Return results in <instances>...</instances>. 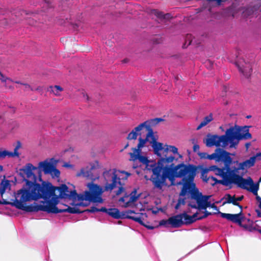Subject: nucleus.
Wrapping results in <instances>:
<instances>
[{
	"label": "nucleus",
	"mask_w": 261,
	"mask_h": 261,
	"mask_svg": "<svg viewBox=\"0 0 261 261\" xmlns=\"http://www.w3.org/2000/svg\"><path fill=\"white\" fill-rule=\"evenodd\" d=\"M163 120L162 118H157L145 121L129 133L127 139L135 140L143 128H146L148 131L146 138H139L137 148H133V152L129 153L130 160L134 162L138 160L145 165L146 170L152 171L153 174L151 177V180L157 188L161 189L166 186L167 178L169 179L171 184L173 185H174L175 178H182L183 186L180 197L175 206L176 210H178L181 205L185 204V199L182 197L188 193L191 194L190 201L189 202L190 206L198 210H205L210 206L211 204L208 201L210 196H203L196 188L194 179L196 174V169L194 166L181 163L174 166L173 162L175 158L172 155L165 158H161L157 163H155L149 161L146 156L141 155V149L147 141L149 142L152 144L151 146L154 143L158 142L152 129L150 128V124L155 125Z\"/></svg>",
	"instance_id": "f257e3e1"
},
{
	"label": "nucleus",
	"mask_w": 261,
	"mask_h": 261,
	"mask_svg": "<svg viewBox=\"0 0 261 261\" xmlns=\"http://www.w3.org/2000/svg\"><path fill=\"white\" fill-rule=\"evenodd\" d=\"M87 187L88 191L77 194L75 190L69 191L65 184L56 187L49 182H43L41 185L36 181H29L17 192L13 205L27 212L80 213L81 212L76 207L59 204L60 199L77 198L79 201L76 206H87L90 202L102 203L103 201L102 198L103 189L93 182L88 184Z\"/></svg>",
	"instance_id": "f03ea898"
},
{
	"label": "nucleus",
	"mask_w": 261,
	"mask_h": 261,
	"mask_svg": "<svg viewBox=\"0 0 261 261\" xmlns=\"http://www.w3.org/2000/svg\"><path fill=\"white\" fill-rule=\"evenodd\" d=\"M208 170L214 171L216 175L222 178L221 180H217L213 176L207 177L206 175H205V173L203 172L202 174L203 180L207 182H210L212 186H214L216 184H220L225 186H228L234 184L239 187L249 191L254 195H257V192L259 189L258 183L254 184L250 177L245 179L240 176L239 169H237L236 167L230 168L229 166L225 168H220L213 165L209 167Z\"/></svg>",
	"instance_id": "7ed1b4c3"
},
{
	"label": "nucleus",
	"mask_w": 261,
	"mask_h": 261,
	"mask_svg": "<svg viewBox=\"0 0 261 261\" xmlns=\"http://www.w3.org/2000/svg\"><path fill=\"white\" fill-rule=\"evenodd\" d=\"M251 138L249 132V127L232 126L227 129L225 134L221 136L208 134L203 142L208 147L216 146L226 148L228 145L230 148H236L239 141Z\"/></svg>",
	"instance_id": "20e7f679"
},
{
	"label": "nucleus",
	"mask_w": 261,
	"mask_h": 261,
	"mask_svg": "<svg viewBox=\"0 0 261 261\" xmlns=\"http://www.w3.org/2000/svg\"><path fill=\"white\" fill-rule=\"evenodd\" d=\"M130 173L117 170L116 169H110L103 172V176L106 181L105 186L106 191H112L115 188L118 190L115 191L116 195L121 194L124 191V181L127 180Z\"/></svg>",
	"instance_id": "39448f33"
},
{
	"label": "nucleus",
	"mask_w": 261,
	"mask_h": 261,
	"mask_svg": "<svg viewBox=\"0 0 261 261\" xmlns=\"http://www.w3.org/2000/svg\"><path fill=\"white\" fill-rule=\"evenodd\" d=\"M101 211L102 212L108 214L109 216L115 219H119L123 217L132 219L135 221L138 222L140 224L145 226L146 227L152 229L153 226L147 225L145 224L147 219V215L143 213H136L134 211L127 210L124 214H121L118 209L116 208H111L107 209L105 207H101Z\"/></svg>",
	"instance_id": "423d86ee"
},
{
	"label": "nucleus",
	"mask_w": 261,
	"mask_h": 261,
	"mask_svg": "<svg viewBox=\"0 0 261 261\" xmlns=\"http://www.w3.org/2000/svg\"><path fill=\"white\" fill-rule=\"evenodd\" d=\"M207 214H204L202 216H198L197 213H195L192 216H189L187 213H184L170 218L167 221L163 220L160 222V225L170 224L173 227H178L182 224H191L197 220L201 219L206 217Z\"/></svg>",
	"instance_id": "0eeeda50"
},
{
	"label": "nucleus",
	"mask_w": 261,
	"mask_h": 261,
	"mask_svg": "<svg viewBox=\"0 0 261 261\" xmlns=\"http://www.w3.org/2000/svg\"><path fill=\"white\" fill-rule=\"evenodd\" d=\"M198 154L202 159L214 160L216 162H223L226 168L229 166L232 162L230 153L220 148H216L215 152L211 154H208L206 152H198Z\"/></svg>",
	"instance_id": "6e6552de"
},
{
	"label": "nucleus",
	"mask_w": 261,
	"mask_h": 261,
	"mask_svg": "<svg viewBox=\"0 0 261 261\" xmlns=\"http://www.w3.org/2000/svg\"><path fill=\"white\" fill-rule=\"evenodd\" d=\"M152 147L154 153L160 157L162 156V153L170 152L174 155H178L179 158H182V156L178 152V148L175 146L168 145L167 144L163 145V143L160 142H155L152 145Z\"/></svg>",
	"instance_id": "1a4fd4ad"
},
{
	"label": "nucleus",
	"mask_w": 261,
	"mask_h": 261,
	"mask_svg": "<svg viewBox=\"0 0 261 261\" xmlns=\"http://www.w3.org/2000/svg\"><path fill=\"white\" fill-rule=\"evenodd\" d=\"M37 170V167L31 163H28L19 170V173L26 183L29 181H37V176L34 171Z\"/></svg>",
	"instance_id": "9d476101"
},
{
	"label": "nucleus",
	"mask_w": 261,
	"mask_h": 261,
	"mask_svg": "<svg viewBox=\"0 0 261 261\" xmlns=\"http://www.w3.org/2000/svg\"><path fill=\"white\" fill-rule=\"evenodd\" d=\"M139 197L140 194H138L137 191L134 190L129 195H125L120 198L119 202L122 207H133Z\"/></svg>",
	"instance_id": "9b49d317"
},
{
	"label": "nucleus",
	"mask_w": 261,
	"mask_h": 261,
	"mask_svg": "<svg viewBox=\"0 0 261 261\" xmlns=\"http://www.w3.org/2000/svg\"><path fill=\"white\" fill-rule=\"evenodd\" d=\"M261 160V153H257L255 155H253L250 157L248 160L245 161L242 163H239L237 162V163L238 164L239 167L236 168L237 169H239L242 170H245L248 169L250 167H253L256 161H260Z\"/></svg>",
	"instance_id": "f8f14e48"
},
{
	"label": "nucleus",
	"mask_w": 261,
	"mask_h": 261,
	"mask_svg": "<svg viewBox=\"0 0 261 261\" xmlns=\"http://www.w3.org/2000/svg\"><path fill=\"white\" fill-rule=\"evenodd\" d=\"M240 71L247 77H248L252 72L251 65L249 62H246L244 59L239 60L236 63Z\"/></svg>",
	"instance_id": "ddd939ff"
},
{
	"label": "nucleus",
	"mask_w": 261,
	"mask_h": 261,
	"mask_svg": "<svg viewBox=\"0 0 261 261\" xmlns=\"http://www.w3.org/2000/svg\"><path fill=\"white\" fill-rule=\"evenodd\" d=\"M54 159L45 160L40 162L37 167L40 171H43L45 174H47L51 168L54 166Z\"/></svg>",
	"instance_id": "4468645a"
},
{
	"label": "nucleus",
	"mask_w": 261,
	"mask_h": 261,
	"mask_svg": "<svg viewBox=\"0 0 261 261\" xmlns=\"http://www.w3.org/2000/svg\"><path fill=\"white\" fill-rule=\"evenodd\" d=\"M21 147V143L19 142L17 143V145L14 148L13 151H8L3 150L0 151V158H4L6 156L9 157H18L19 153L18 151V149Z\"/></svg>",
	"instance_id": "2eb2a0df"
},
{
	"label": "nucleus",
	"mask_w": 261,
	"mask_h": 261,
	"mask_svg": "<svg viewBox=\"0 0 261 261\" xmlns=\"http://www.w3.org/2000/svg\"><path fill=\"white\" fill-rule=\"evenodd\" d=\"M98 162H95V163L90 164V167H87L86 168L81 169V171L77 173V176H84V177H89L91 175V170L94 169L96 166H98Z\"/></svg>",
	"instance_id": "dca6fc26"
},
{
	"label": "nucleus",
	"mask_w": 261,
	"mask_h": 261,
	"mask_svg": "<svg viewBox=\"0 0 261 261\" xmlns=\"http://www.w3.org/2000/svg\"><path fill=\"white\" fill-rule=\"evenodd\" d=\"M11 189L10 181L4 179L0 184V194L2 197L6 192H9Z\"/></svg>",
	"instance_id": "f3484780"
},
{
	"label": "nucleus",
	"mask_w": 261,
	"mask_h": 261,
	"mask_svg": "<svg viewBox=\"0 0 261 261\" xmlns=\"http://www.w3.org/2000/svg\"><path fill=\"white\" fill-rule=\"evenodd\" d=\"M213 120V115L212 114H209L208 115L205 116L199 125L197 127V130H199L203 127L206 126L210 122H211Z\"/></svg>",
	"instance_id": "a211bd4d"
},
{
	"label": "nucleus",
	"mask_w": 261,
	"mask_h": 261,
	"mask_svg": "<svg viewBox=\"0 0 261 261\" xmlns=\"http://www.w3.org/2000/svg\"><path fill=\"white\" fill-rule=\"evenodd\" d=\"M224 199L225 200L224 204L232 203L233 205H238L240 207L241 210L242 209V206L239 205L238 203H236V200H235L234 196H232L230 194H226L224 196Z\"/></svg>",
	"instance_id": "6ab92c4d"
},
{
	"label": "nucleus",
	"mask_w": 261,
	"mask_h": 261,
	"mask_svg": "<svg viewBox=\"0 0 261 261\" xmlns=\"http://www.w3.org/2000/svg\"><path fill=\"white\" fill-rule=\"evenodd\" d=\"M48 90L55 95L60 96L63 91V88L59 86L56 85L54 86H50L49 87V90Z\"/></svg>",
	"instance_id": "aec40b11"
},
{
	"label": "nucleus",
	"mask_w": 261,
	"mask_h": 261,
	"mask_svg": "<svg viewBox=\"0 0 261 261\" xmlns=\"http://www.w3.org/2000/svg\"><path fill=\"white\" fill-rule=\"evenodd\" d=\"M47 174H50L53 178L59 177L60 175V172L54 165Z\"/></svg>",
	"instance_id": "412c9836"
},
{
	"label": "nucleus",
	"mask_w": 261,
	"mask_h": 261,
	"mask_svg": "<svg viewBox=\"0 0 261 261\" xmlns=\"http://www.w3.org/2000/svg\"><path fill=\"white\" fill-rule=\"evenodd\" d=\"M241 212L242 211L240 214H232L231 221L233 222L241 223L242 221V218L241 217Z\"/></svg>",
	"instance_id": "4be33fe9"
},
{
	"label": "nucleus",
	"mask_w": 261,
	"mask_h": 261,
	"mask_svg": "<svg viewBox=\"0 0 261 261\" xmlns=\"http://www.w3.org/2000/svg\"><path fill=\"white\" fill-rule=\"evenodd\" d=\"M220 215L221 217L225 218L228 220L231 221L232 214L221 213Z\"/></svg>",
	"instance_id": "5701e85b"
},
{
	"label": "nucleus",
	"mask_w": 261,
	"mask_h": 261,
	"mask_svg": "<svg viewBox=\"0 0 261 261\" xmlns=\"http://www.w3.org/2000/svg\"><path fill=\"white\" fill-rule=\"evenodd\" d=\"M153 13L155 15H156L159 18H162L163 17H165V16H164L162 13L159 12L156 10H154L153 11Z\"/></svg>",
	"instance_id": "b1692460"
},
{
	"label": "nucleus",
	"mask_w": 261,
	"mask_h": 261,
	"mask_svg": "<svg viewBox=\"0 0 261 261\" xmlns=\"http://www.w3.org/2000/svg\"><path fill=\"white\" fill-rule=\"evenodd\" d=\"M87 211L88 212H92V213L96 212H102V211H101V208H97L95 207H92L90 210H87Z\"/></svg>",
	"instance_id": "393cba45"
},
{
	"label": "nucleus",
	"mask_w": 261,
	"mask_h": 261,
	"mask_svg": "<svg viewBox=\"0 0 261 261\" xmlns=\"http://www.w3.org/2000/svg\"><path fill=\"white\" fill-rule=\"evenodd\" d=\"M63 166L65 167H67V168H72L73 167V166L72 165H71L68 163H64V164L63 165Z\"/></svg>",
	"instance_id": "a878e982"
},
{
	"label": "nucleus",
	"mask_w": 261,
	"mask_h": 261,
	"mask_svg": "<svg viewBox=\"0 0 261 261\" xmlns=\"http://www.w3.org/2000/svg\"><path fill=\"white\" fill-rule=\"evenodd\" d=\"M243 199V196H240L237 198L235 197V200H236V203H238V201H242Z\"/></svg>",
	"instance_id": "bb28decb"
},
{
	"label": "nucleus",
	"mask_w": 261,
	"mask_h": 261,
	"mask_svg": "<svg viewBox=\"0 0 261 261\" xmlns=\"http://www.w3.org/2000/svg\"><path fill=\"white\" fill-rule=\"evenodd\" d=\"M194 150L196 151L197 150L199 149V146L198 145H194L193 147Z\"/></svg>",
	"instance_id": "cd10ccee"
},
{
	"label": "nucleus",
	"mask_w": 261,
	"mask_h": 261,
	"mask_svg": "<svg viewBox=\"0 0 261 261\" xmlns=\"http://www.w3.org/2000/svg\"><path fill=\"white\" fill-rule=\"evenodd\" d=\"M256 196V199L257 200V201L259 202V203L261 201V198L258 196V195L257 194V195H255Z\"/></svg>",
	"instance_id": "c85d7f7f"
},
{
	"label": "nucleus",
	"mask_w": 261,
	"mask_h": 261,
	"mask_svg": "<svg viewBox=\"0 0 261 261\" xmlns=\"http://www.w3.org/2000/svg\"><path fill=\"white\" fill-rule=\"evenodd\" d=\"M24 86H25V88L26 89H30V85H28V84H23Z\"/></svg>",
	"instance_id": "c756f323"
},
{
	"label": "nucleus",
	"mask_w": 261,
	"mask_h": 261,
	"mask_svg": "<svg viewBox=\"0 0 261 261\" xmlns=\"http://www.w3.org/2000/svg\"><path fill=\"white\" fill-rule=\"evenodd\" d=\"M250 145H251L250 143H247L246 144V145H245V146H246V147L247 149H248V148L249 147V146H250Z\"/></svg>",
	"instance_id": "7c9ffc66"
},
{
	"label": "nucleus",
	"mask_w": 261,
	"mask_h": 261,
	"mask_svg": "<svg viewBox=\"0 0 261 261\" xmlns=\"http://www.w3.org/2000/svg\"><path fill=\"white\" fill-rule=\"evenodd\" d=\"M256 212L257 213L258 216L260 217L261 214L259 213V212L258 211H256Z\"/></svg>",
	"instance_id": "2f4dec72"
},
{
	"label": "nucleus",
	"mask_w": 261,
	"mask_h": 261,
	"mask_svg": "<svg viewBox=\"0 0 261 261\" xmlns=\"http://www.w3.org/2000/svg\"><path fill=\"white\" fill-rule=\"evenodd\" d=\"M140 206H141V207L140 208H139V209L140 210V211H142L143 210V206L140 203Z\"/></svg>",
	"instance_id": "473e14b6"
},
{
	"label": "nucleus",
	"mask_w": 261,
	"mask_h": 261,
	"mask_svg": "<svg viewBox=\"0 0 261 261\" xmlns=\"http://www.w3.org/2000/svg\"><path fill=\"white\" fill-rule=\"evenodd\" d=\"M260 182H261V177H260V178L259 179V180H258V182H257V183H258V184H259Z\"/></svg>",
	"instance_id": "72a5a7b5"
},
{
	"label": "nucleus",
	"mask_w": 261,
	"mask_h": 261,
	"mask_svg": "<svg viewBox=\"0 0 261 261\" xmlns=\"http://www.w3.org/2000/svg\"><path fill=\"white\" fill-rule=\"evenodd\" d=\"M259 207L261 208V201H260V202L259 203Z\"/></svg>",
	"instance_id": "f704fd0d"
},
{
	"label": "nucleus",
	"mask_w": 261,
	"mask_h": 261,
	"mask_svg": "<svg viewBox=\"0 0 261 261\" xmlns=\"http://www.w3.org/2000/svg\"><path fill=\"white\" fill-rule=\"evenodd\" d=\"M3 169V167L0 166V170H2Z\"/></svg>",
	"instance_id": "c9c22d12"
},
{
	"label": "nucleus",
	"mask_w": 261,
	"mask_h": 261,
	"mask_svg": "<svg viewBox=\"0 0 261 261\" xmlns=\"http://www.w3.org/2000/svg\"><path fill=\"white\" fill-rule=\"evenodd\" d=\"M83 96H84V97H85L86 96H87V95L85 94H84V93H83Z\"/></svg>",
	"instance_id": "e433bc0d"
},
{
	"label": "nucleus",
	"mask_w": 261,
	"mask_h": 261,
	"mask_svg": "<svg viewBox=\"0 0 261 261\" xmlns=\"http://www.w3.org/2000/svg\"><path fill=\"white\" fill-rule=\"evenodd\" d=\"M259 232L261 233V229L259 230Z\"/></svg>",
	"instance_id": "4c0bfd02"
},
{
	"label": "nucleus",
	"mask_w": 261,
	"mask_h": 261,
	"mask_svg": "<svg viewBox=\"0 0 261 261\" xmlns=\"http://www.w3.org/2000/svg\"><path fill=\"white\" fill-rule=\"evenodd\" d=\"M191 42H192V41L190 42H189V44H190L191 43Z\"/></svg>",
	"instance_id": "58836bf2"
},
{
	"label": "nucleus",
	"mask_w": 261,
	"mask_h": 261,
	"mask_svg": "<svg viewBox=\"0 0 261 261\" xmlns=\"http://www.w3.org/2000/svg\"><path fill=\"white\" fill-rule=\"evenodd\" d=\"M259 153H261V152H259Z\"/></svg>",
	"instance_id": "ea45409f"
}]
</instances>
